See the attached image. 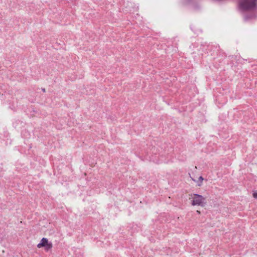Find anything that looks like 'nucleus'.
Here are the masks:
<instances>
[{
	"label": "nucleus",
	"instance_id": "nucleus-1",
	"mask_svg": "<svg viewBox=\"0 0 257 257\" xmlns=\"http://www.w3.org/2000/svg\"><path fill=\"white\" fill-rule=\"evenodd\" d=\"M256 0H240L239 3V9L242 11H249L256 7Z\"/></svg>",
	"mask_w": 257,
	"mask_h": 257
},
{
	"label": "nucleus",
	"instance_id": "nucleus-2",
	"mask_svg": "<svg viewBox=\"0 0 257 257\" xmlns=\"http://www.w3.org/2000/svg\"><path fill=\"white\" fill-rule=\"evenodd\" d=\"M191 197L190 198V199H192V205H197L200 206L201 207H204L205 205V198L203 197L202 196L197 194H193L191 195Z\"/></svg>",
	"mask_w": 257,
	"mask_h": 257
},
{
	"label": "nucleus",
	"instance_id": "nucleus-3",
	"mask_svg": "<svg viewBox=\"0 0 257 257\" xmlns=\"http://www.w3.org/2000/svg\"><path fill=\"white\" fill-rule=\"evenodd\" d=\"M50 242L48 241V239L46 238H43L40 242L38 244L37 247L38 248H41L42 247H44L45 246H46L48 243H49Z\"/></svg>",
	"mask_w": 257,
	"mask_h": 257
},
{
	"label": "nucleus",
	"instance_id": "nucleus-4",
	"mask_svg": "<svg viewBox=\"0 0 257 257\" xmlns=\"http://www.w3.org/2000/svg\"><path fill=\"white\" fill-rule=\"evenodd\" d=\"M53 245H52V243L50 242L49 243H48L47 244L46 246H45V249L46 250V251H48L50 249H51Z\"/></svg>",
	"mask_w": 257,
	"mask_h": 257
},
{
	"label": "nucleus",
	"instance_id": "nucleus-5",
	"mask_svg": "<svg viewBox=\"0 0 257 257\" xmlns=\"http://www.w3.org/2000/svg\"><path fill=\"white\" fill-rule=\"evenodd\" d=\"M203 178L202 176H200L198 179V181L197 182V186H201L202 184V181L203 180Z\"/></svg>",
	"mask_w": 257,
	"mask_h": 257
},
{
	"label": "nucleus",
	"instance_id": "nucleus-6",
	"mask_svg": "<svg viewBox=\"0 0 257 257\" xmlns=\"http://www.w3.org/2000/svg\"><path fill=\"white\" fill-rule=\"evenodd\" d=\"M253 196L254 198H257V193H256V192L254 193L253 194Z\"/></svg>",
	"mask_w": 257,
	"mask_h": 257
},
{
	"label": "nucleus",
	"instance_id": "nucleus-7",
	"mask_svg": "<svg viewBox=\"0 0 257 257\" xmlns=\"http://www.w3.org/2000/svg\"><path fill=\"white\" fill-rule=\"evenodd\" d=\"M192 180H193L194 182H197L194 179L191 178Z\"/></svg>",
	"mask_w": 257,
	"mask_h": 257
},
{
	"label": "nucleus",
	"instance_id": "nucleus-8",
	"mask_svg": "<svg viewBox=\"0 0 257 257\" xmlns=\"http://www.w3.org/2000/svg\"><path fill=\"white\" fill-rule=\"evenodd\" d=\"M196 212H197V213L198 214H200V212L199 211H198V210H197V211H196Z\"/></svg>",
	"mask_w": 257,
	"mask_h": 257
},
{
	"label": "nucleus",
	"instance_id": "nucleus-9",
	"mask_svg": "<svg viewBox=\"0 0 257 257\" xmlns=\"http://www.w3.org/2000/svg\"><path fill=\"white\" fill-rule=\"evenodd\" d=\"M244 19H245V20H247L248 18H247V17H246V16H245V17H244Z\"/></svg>",
	"mask_w": 257,
	"mask_h": 257
},
{
	"label": "nucleus",
	"instance_id": "nucleus-10",
	"mask_svg": "<svg viewBox=\"0 0 257 257\" xmlns=\"http://www.w3.org/2000/svg\"><path fill=\"white\" fill-rule=\"evenodd\" d=\"M42 90L44 91V92H45V89H43Z\"/></svg>",
	"mask_w": 257,
	"mask_h": 257
}]
</instances>
